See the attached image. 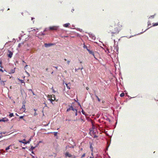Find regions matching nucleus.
<instances>
[{
	"label": "nucleus",
	"mask_w": 158,
	"mask_h": 158,
	"mask_svg": "<svg viewBox=\"0 0 158 158\" xmlns=\"http://www.w3.org/2000/svg\"><path fill=\"white\" fill-rule=\"evenodd\" d=\"M123 23L120 22L118 23L117 25L113 29L111 30V27H109L107 29V31L109 33L111 34L112 36H113L114 34H118L119 32L123 29Z\"/></svg>",
	"instance_id": "f257e3e1"
},
{
	"label": "nucleus",
	"mask_w": 158,
	"mask_h": 158,
	"mask_svg": "<svg viewBox=\"0 0 158 158\" xmlns=\"http://www.w3.org/2000/svg\"><path fill=\"white\" fill-rule=\"evenodd\" d=\"M58 29V27L56 26H50L49 27V30H56Z\"/></svg>",
	"instance_id": "f03ea898"
},
{
	"label": "nucleus",
	"mask_w": 158,
	"mask_h": 158,
	"mask_svg": "<svg viewBox=\"0 0 158 158\" xmlns=\"http://www.w3.org/2000/svg\"><path fill=\"white\" fill-rule=\"evenodd\" d=\"M70 110H73V111H74L75 110L76 111H77V110L75 109L73 107L71 106L69 108H68L67 110L66 111L67 112H68Z\"/></svg>",
	"instance_id": "7ed1b4c3"
},
{
	"label": "nucleus",
	"mask_w": 158,
	"mask_h": 158,
	"mask_svg": "<svg viewBox=\"0 0 158 158\" xmlns=\"http://www.w3.org/2000/svg\"><path fill=\"white\" fill-rule=\"evenodd\" d=\"M13 54V53L10 50L8 51V54H7V55L9 57L11 58L12 57Z\"/></svg>",
	"instance_id": "20e7f679"
},
{
	"label": "nucleus",
	"mask_w": 158,
	"mask_h": 158,
	"mask_svg": "<svg viewBox=\"0 0 158 158\" xmlns=\"http://www.w3.org/2000/svg\"><path fill=\"white\" fill-rule=\"evenodd\" d=\"M8 121V119L6 118H4L2 119H0V122H7Z\"/></svg>",
	"instance_id": "39448f33"
},
{
	"label": "nucleus",
	"mask_w": 158,
	"mask_h": 158,
	"mask_svg": "<svg viewBox=\"0 0 158 158\" xmlns=\"http://www.w3.org/2000/svg\"><path fill=\"white\" fill-rule=\"evenodd\" d=\"M87 50L89 52V53L92 54V55H93L94 56V58L97 59V58H96V57L95 56H94V52H93L92 51H91L90 50H89V49H87Z\"/></svg>",
	"instance_id": "423d86ee"
},
{
	"label": "nucleus",
	"mask_w": 158,
	"mask_h": 158,
	"mask_svg": "<svg viewBox=\"0 0 158 158\" xmlns=\"http://www.w3.org/2000/svg\"><path fill=\"white\" fill-rule=\"evenodd\" d=\"M55 44H52V43H49V44H47L45 43L44 44V45L45 47H50L52 45H54Z\"/></svg>",
	"instance_id": "0eeeda50"
},
{
	"label": "nucleus",
	"mask_w": 158,
	"mask_h": 158,
	"mask_svg": "<svg viewBox=\"0 0 158 158\" xmlns=\"http://www.w3.org/2000/svg\"><path fill=\"white\" fill-rule=\"evenodd\" d=\"M6 81H3L2 80H1V77H0V85L4 86L5 85L4 82Z\"/></svg>",
	"instance_id": "6e6552de"
},
{
	"label": "nucleus",
	"mask_w": 158,
	"mask_h": 158,
	"mask_svg": "<svg viewBox=\"0 0 158 158\" xmlns=\"http://www.w3.org/2000/svg\"><path fill=\"white\" fill-rule=\"evenodd\" d=\"M31 141V139H29L28 141H27V142H23L22 141H19V142L20 143H24V144H27V143H29Z\"/></svg>",
	"instance_id": "1a4fd4ad"
},
{
	"label": "nucleus",
	"mask_w": 158,
	"mask_h": 158,
	"mask_svg": "<svg viewBox=\"0 0 158 158\" xmlns=\"http://www.w3.org/2000/svg\"><path fill=\"white\" fill-rule=\"evenodd\" d=\"M65 155L66 156H68L69 157H72V155L69 153V152H66L65 154Z\"/></svg>",
	"instance_id": "9d476101"
},
{
	"label": "nucleus",
	"mask_w": 158,
	"mask_h": 158,
	"mask_svg": "<svg viewBox=\"0 0 158 158\" xmlns=\"http://www.w3.org/2000/svg\"><path fill=\"white\" fill-rule=\"evenodd\" d=\"M70 25V23H65L64 25V26L65 27H68L69 26V25Z\"/></svg>",
	"instance_id": "9b49d317"
},
{
	"label": "nucleus",
	"mask_w": 158,
	"mask_h": 158,
	"mask_svg": "<svg viewBox=\"0 0 158 158\" xmlns=\"http://www.w3.org/2000/svg\"><path fill=\"white\" fill-rule=\"evenodd\" d=\"M21 109H22V110H23L24 111L25 110V105H23V106H22V108H21Z\"/></svg>",
	"instance_id": "f8f14e48"
},
{
	"label": "nucleus",
	"mask_w": 158,
	"mask_h": 158,
	"mask_svg": "<svg viewBox=\"0 0 158 158\" xmlns=\"http://www.w3.org/2000/svg\"><path fill=\"white\" fill-rule=\"evenodd\" d=\"M18 80H19V81L21 83H24V84H25V82L23 80H20L19 79H18Z\"/></svg>",
	"instance_id": "ddd939ff"
},
{
	"label": "nucleus",
	"mask_w": 158,
	"mask_h": 158,
	"mask_svg": "<svg viewBox=\"0 0 158 158\" xmlns=\"http://www.w3.org/2000/svg\"><path fill=\"white\" fill-rule=\"evenodd\" d=\"M52 100H55V96L54 95H52Z\"/></svg>",
	"instance_id": "4468645a"
},
{
	"label": "nucleus",
	"mask_w": 158,
	"mask_h": 158,
	"mask_svg": "<svg viewBox=\"0 0 158 158\" xmlns=\"http://www.w3.org/2000/svg\"><path fill=\"white\" fill-rule=\"evenodd\" d=\"M95 96L97 98L98 101H99V102H100V99L99 98H98V97L96 95V94H95Z\"/></svg>",
	"instance_id": "2eb2a0df"
},
{
	"label": "nucleus",
	"mask_w": 158,
	"mask_h": 158,
	"mask_svg": "<svg viewBox=\"0 0 158 158\" xmlns=\"http://www.w3.org/2000/svg\"><path fill=\"white\" fill-rule=\"evenodd\" d=\"M35 147H34L32 146L31 147V148L29 150L30 151H33L35 149Z\"/></svg>",
	"instance_id": "dca6fc26"
},
{
	"label": "nucleus",
	"mask_w": 158,
	"mask_h": 158,
	"mask_svg": "<svg viewBox=\"0 0 158 158\" xmlns=\"http://www.w3.org/2000/svg\"><path fill=\"white\" fill-rule=\"evenodd\" d=\"M2 60H1V59H0V67L1 68H2L3 67L2 66Z\"/></svg>",
	"instance_id": "f3484780"
},
{
	"label": "nucleus",
	"mask_w": 158,
	"mask_h": 158,
	"mask_svg": "<svg viewBox=\"0 0 158 158\" xmlns=\"http://www.w3.org/2000/svg\"><path fill=\"white\" fill-rule=\"evenodd\" d=\"M34 110L35 111V112L34 113V116H36L37 115V114L36 111V110L34 109Z\"/></svg>",
	"instance_id": "a211bd4d"
},
{
	"label": "nucleus",
	"mask_w": 158,
	"mask_h": 158,
	"mask_svg": "<svg viewBox=\"0 0 158 158\" xmlns=\"http://www.w3.org/2000/svg\"><path fill=\"white\" fill-rule=\"evenodd\" d=\"M9 117L10 118L11 117L14 116V114L13 113H11L9 115Z\"/></svg>",
	"instance_id": "6ab92c4d"
},
{
	"label": "nucleus",
	"mask_w": 158,
	"mask_h": 158,
	"mask_svg": "<svg viewBox=\"0 0 158 158\" xmlns=\"http://www.w3.org/2000/svg\"><path fill=\"white\" fill-rule=\"evenodd\" d=\"M124 96V94L123 93H122L120 94V96L121 97H123Z\"/></svg>",
	"instance_id": "aec40b11"
},
{
	"label": "nucleus",
	"mask_w": 158,
	"mask_h": 158,
	"mask_svg": "<svg viewBox=\"0 0 158 158\" xmlns=\"http://www.w3.org/2000/svg\"><path fill=\"white\" fill-rule=\"evenodd\" d=\"M11 146V145H10L9 146L7 147V148H6V150L7 151L8 150H9L10 149V147Z\"/></svg>",
	"instance_id": "412c9836"
},
{
	"label": "nucleus",
	"mask_w": 158,
	"mask_h": 158,
	"mask_svg": "<svg viewBox=\"0 0 158 158\" xmlns=\"http://www.w3.org/2000/svg\"><path fill=\"white\" fill-rule=\"evenodd\" d=\"M81 112L83 114H84L85 115H86L85 112H84V111L83 110H82Z\"/></svg>",
	"instance_id": "4be33fe9"
},
{
	"label": "nucleus",
	"mask_w": 158,
	"mask_h": 158,
	"mask_svg": "<svg viewBox=\"0 0 158 158\" xmlns=\"http://www.w3.org/2000/svg\"><path fill=\"white\" fill-rule=\"evenodd\" d=\"M154 15H151L150 16V17H149V18H154Z\"/></svg>",
	"instance_id": "5701e85b"
},
{
	"label": "nucleus",
	"mask_w": 158,
	"mask_h": 158,
	"mask_svg": "<svg viewBox=\"0 0 158 158\" xmlns=\"http://www.w3.org/2000/svg\"><path fill=\"white\" fill-rule=\"evenodd\" d=\"M158 25V23H156L153 26H156Z\"/></svg>",
	"instance_id": "b1692460"
},
{
	"label": "nucleus",
	"mask_w": 158,
	"mask_h": 158,
	"mask_svg": "<svg viewBox=\"0 0 158 158\" xmlns=\"http://www.w3.org/2000/svg\"><path fill=\"white\" fill-rule=\"evenodd\" d=\"M85 153L83 154L81 156V158L85 157Z\"/></svg>",
	"instance_id": "393cba45"
},
{
	"label": "nucleus",
	"mask_w": 158,
	"mask_h": 158,
	"mask_svg": "<svg viewBox=\"0 0 158 158\" xmlns=\"http://www.w3.org/2000/svg\"><path fill=\"white\" fill-rule=\"evenodd\" d=\"M90 148L91 149V150L93 151V147L91 145L90 146Z\"/></svg>",
	"instance_id": "a878e982"
},
{
	"label": "nucleus",
	"mask_w": 158,
	"mask_h": 158,
	"mask_svg": "<svg viewBox=\"0 0 158 158\" xmlns=\"http://www.w3.org/2000/svg\"><path fill=\"white\" fill-rule=\"evenodd\" d=\"M49 100L51 101V103H52V102L53 101H54V100H52V98H51V99H50Z\"/></svg>",
	"instance_id": "bb28decb"
},
{
	"label": "nucleus",
	"mask_w": 158,
	"mask_h": 158,
	"mask_svg": "<svg viewBox=\"0 0 158 158\" xmlns=\"http://www.w3.org/2000/svg\"><path fill=\"white\" fill-rule=\"evenodd\" d=\"M84 48H86L87 49H88L87 47L86 46H85V45H84Z\"/></svg>",
	"instance_id": "cd10ccee"
},
{
	"label": "nucleus",
	"mask_w": 158,
	"mask_h": 158,
	"mask_svg": "<svg viewBox=\"0 0 158 158\" xmlns=\"http://www.w3.org/2000/svg\"><path fill=\"white\" fill-rule=\"evenodd\" d=\"M32 93V94L33 95H35V94L34 93V92L32 90H31Z\"/></svg>",
	"instance_id": "c85d7f7f"
},
{
	"label": "nucleus",
	"mask_w": 158,
	"mask_h": 158,
	"mask_svg": "<svg viewBox=\"0 0 158 158\" xmlns=\"http://www.w3.org/2000/svg\"><path fill=\"white\" fill-rule=\"evenodd\" d=\"M3 71H3V70L2 69H0V72H3Z\"/></svg>",
	"instance_id": "c756f323"
},
{
	"label": "nucleus",
	"mask_w": 158,
	"mask_h": 158,
	"mask_svg": "<svg viewBox=\"0 0 158 158\" xmlns=\"http://www.w3.org/2000/svg\"><path fill=\"white\" fill-rule=\"evenodd\" d=\"M70 62V61L69 60H68L67 61V63L68 64H69Z\"/></svg>",
	"instance_id": "7c9ffc66"
},
{
	"label": "nucleus",
	"mask_w": 158,
	"mask_h": 158,
	"mask_svg": "<svg viewBox=\"0 0 158 158\" xmlns=\"http://www.w3.org/2000/svg\"><path fill=\"white\" fill-rule=\"evenodd\" d=\"M54 135L55 136H56L57 135V132H55L54 134Z\"/></svg>",
	"instance_id": "2f4dec72"
},
{
	"label": "nucleus",
	"mask_w": 158,
	"mask_h": 158,
	"mask_svg": "<svg viewBox=\"0 0 158 158\" xmlns=\"http://www.w3.org/2000/svg\"><path fill=\"white\" fill-rule=\"evenodd\" d=\"M23 116H20L19 117L20 118H23Z\"/></svg>",
	"instance_id": "473e14b6"
},
{
	"label": "nucleus",
	"mask_w": 158,
	"mask_h": 158,
	"mask_svg": "<svg viewBox=\"0 0 158 158\" xmlns=\"http://www.w3.org/2000/svg\"><path fill=\"white\" fill-rule=\"evenodd\" d=\"M25 139H23V140H22L23 142H25Z\"/></svg>",
	"instance_id": "72a5a7b5"
},
{
	"label": "nucleus",
	"mask_w": 158,
	"mask_h": 158,
	"mask_svg": "<svg viewBox=\"0 0 158 158\" xmlns=\"http://www.w3.org/2000/svg\"><path fill=\"white\" fill-rule=\"evenodd\" d=\"M86 89L87 90H88L89 89V88L88 87H86Z\"/></svg>",
	"instance_id": "f704fd0d"
},
{
	"label": "nucleus",
	"mask_w": 158,
	"mask_h": 158,
	"mask_svg": "<svg viewBox=\"0 0 158 158\" xmlns=\"http://www.w3.org/2000/svg\"><path fill=\"white\" fill-rule=\"evenodd\" d=\"M54 67L56 68V69H57V68H58V67Z\"/></svg>",
	"instance_id": "c9c22d12"
},
{
	"label": "nucleus",
	"mask_w": 158,
	"mask_h": 158,
	"mask_svg": "<svg viewBox=\"0 0 158 158\" xmlns=\"http://www.w3.org/2000/svg\"><path fill=\"white\" fill-rule=\"evenodd\" d=\"M2 137V135L0 136V138H1Z\"/></svg>",
	"instance_id": "e433bc0d"
},
{
	"label": "nucleus",
	"mask_w": 158,
	"mask_h": 158,
	"mask_svg": "<svg viewBox=\"0 0 158 158\" xmlns=\"http://www.w3.org/2000/svg\"><path fill=\"white\" fill-rule=\"evenodd\" d=\"M27 66H28V65H26L25 66V68H26V67H27Z\"/></svg>",
	"instance_id": "4c0bfd02"
},
{
	"label": "nucleus",
	"mask_w": 158,
	"mask_h": 158,
	"mask_svg": "<svg viewBox=\"0 0 158 158\" xmlns=\"http://www.w3.org/2000/svg\"><path fill=\"white\" fill-rule=\"evenodd\" d=\"M31 153L33 154H34V153L32 151V152H31Z\"/></svg>",
	"instance_id": "58836bf2"
},
{
	"label": "nucleus",
	"mask_w": 158,
	"mask_h": 158,
	"mask_svg": "<svg viewBox=\"0 0 158 158\" xmlns=\"http://www.w3.org/2000/svg\"><path fill=\"white\" fill-rule=\"evenodd\" d=\"M23 63H26V62H24V61H23Z\"/></svg>",
	"instance_id": "ea45409f"
},
{
	"label": "nucleus",
	"mask_w": 158,
	"mask_h": 158,
	"mask_svg": "<svg viewBox=\"0 0 158 158\" xmlns=\"http://www.w3.org/2000/svg\"><path fill=\"white\" fill-rule=\"evenodd\" d=\"M64 60L65 61H66V59H64Z\"/></svg>",
	"instance_id": "a19ab883"
},
{
	"label": "nucleus",
	"mask_w": 158,
	"mask_h": 158,
	"mask_svg": "<svg viewBox=\"0 0 158 158\" xmlns=\"http://www.w3.org/2000/svg\"><path fill=\"white\" fill-rule=\"evenodd\" d=\"M83 69V67H82V68H81V70Z\"/></svg>",
	"instance_id": "79ce46f5"
},
{
	"label": "nucleus",
	"mask_w": 158,
	"mask_h": 158,
	"mask_svg": "<svg viewBox=\"0 0 158 158\" xmlns=\"http://www.w3.org/2000/svg\"><path fill=\"white\" fill-rule=\"evenodd\" d=\"M48 69H46V70L47 71H48Z\"/></svg>",
	"instance_id": "37998d69"
},
{
	"label": "nucleus",
	"mask_w": 158,
	"mask_h": 158,
	"mask_svg": "<svg viewBox=\"0 0 158 158\" xmlns=\"http://www.w3.org/2000/svg\"><path fill=\"white\" fill-rule=\"evenodd\" d=\"M35 30H35V29H33V31H35ZM32 31H33V30H32Z\"/></svg>",
	"instance_id": "c03bdc74"
},
{
	"label": "nucleus",
	"mask_w": 158,
	"mask_h": 158,
	"mask_svg": "<svg viewBox=\"0 0 158 158\" xmlns=\"http://www.w3.org/2000/svg\"><path fill=\"white\" fill-rule=\"evenodd\" d=\"M76 115H77V112H76Z\"/></svg>",
	"instance_id": "a18cd8bd"
},
{
	"label": "nucleus",
	"mask_w": 158,
	"mask_h": 158,
	"mask_svg": "<svg viewBox=\"0 0 158 158\" xmlns=\"http://www.w3.org/2000/svg\"><path fill=\"white\" fill-rule=\"evenodd\" d=\"M96 137V136L94 135V137Z\"/></svg>",
	"instance_id": "49530a36"
},
{
	"label": "nucleus",
	"mask_w": 158,
	"mask_h": 158,
	"mask_svg": "<svg viewBox=\"0 0 158 158\" xmlns=\"http://www.w3.org/2000/svg\"><path fill=\"white\" fill-rule=\"evenodd\" d=\"M10 10V9L9 8H8L7 10Z\"/></svg>",
	"instance_id": "de8ad7c7"
},
{
	"label": "nucleus",
	"mask_w": 158,
	"mask_h": 158,
	"mask_svg": "<svg viewBox=\"0 0 158 158\" xmlns=\"http://www.w3.org/2000/svg\"><path fill=\"white\" fill-rule=\"evenodd\" d=\"M36 30H38V29L37 28V29H36Z\"/></svg>",
	"instance_id": "09e8293b"
},
{
	"label": "nucleus",
	"mask_w": 158,
	"mask_h": 158,
	"mask_svg": "<svg viewBox=\"0 0 158 158\" xmlns=\"http://www.w3.org/2000/svg\"><path fill=\"white\" fill-rule=\"evenodd\" d=\"M48 124H47L46 126H48Z\"/></svg>",
	"instance_id": "8fccbe9b"
},
{
	"label": "nucleus",
	"mask_w": 158,
	"mask_h": 158,
	"mask_svg": "<svg viewBox=\"0 0 158 158\" xmlns=\"http://www.w3.org/2000/svg\"><path fill=\"white\" fill-rule=\"evenodd\" d=\"M42 35H44V34H42Z\"/></svg>",
	"instance_id": "3c124183"
},
{
	"label": "nucleus",
	"mask_w": 158,
	"mask_h": 158,
	"mask_svg": "<svg viewBox=\"0 0 158 158\" xmlns=\"http://www.w3.org/2000/svg\"><path fill=\"white\" fill-rule=\"evenodd\" d=\"M31 89H29V90H31Z\"/></svg>",
	"instance_id": "603ef678"
},
{
	"label": "nucleus",
	"mask_w": 158,
	"mask_h": 158,
	"mask_svg": "<svg viewBox=\"0 0 158 158\" xmlns=\"http://www.w3.org/2000/svg\"><path fill=\"white\" fill-rule=\"evenodd\" d=\"M53 73V72H52V73Z\"/></svg>",
	"instance_id": "864d4df0"
},
{
	"label": "nucleus",
	"mask_w": 158,
	"mask_h": 158,
	"mask_svg": "<svg viewBox=\"0 0 158 158\" xmlns=\"http://www.w3.org/2000/svg\"><path fill=\"white\" fill-rule=\"evenodd\" d=\"M68 121H70V120H68Z\"/></svg>",
	"instance_id": "5fc2aeb1"
},
{
	"label": "nucleus",
	"mask_w": 158,
	"mask_h": 158,
	"mask_svg": "<svg viewBox=\"0 0 158 158\" xmlns=\"http://www.w3.org/2000/svg\"><path fill=\"white\" fill-rule=\"evenodd\" d=\"M90 158H93V157H90Z\"/></svg>",
	"instance_id": "6e6d98bb"
}]
</instances>
